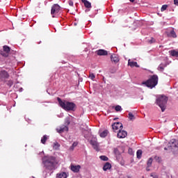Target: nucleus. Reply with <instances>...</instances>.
<instances>
[{"mask_svg":"<svg viewBox=\"0 0 178 178\" xmlns=\"http://www.w3.org/2000/svg\"><path fill=\"white\" fill-rule=\"evenodd\" d=\"M48 138H49V136H48L47 135L43 136V137L41 138L42 144H45V143H47V140H48Z\"/></svg>","mask_w":178,"mask_h":178,"instance_id":"obj_23","label":"nucleus"},{"mask_svg":"<svg viewBox=\"0 0 178 178\" xmlns=\"http://www.w3.org/2000/svg\"><path fill=\"white\" fill-rule=\"evenodd\" d=\"M158 80H159L158 75L154 74L151 76L147 81L143 82L142 84H143L148 88L152 89L156 87V86L158 85Z\"/></svg>","mask_w":178,"mask_h":178,"instance_id":"obj_2","label":"nucleus"},{"mask_svg":"<svg viewBox=\"0 0 178 178\" xmlns=\"http://www.w3.org/2000/svg\"><path fill=\"white\" fill-rule=\"evenodd\" d=\"M174 3L178 6V0H174Z\"/></svg>","mask_w":178,"mask_h":178,"instance_id":"obj_40","label":"nucleus"},{"mask_svg":"<svg viewBox=\"0 0 178 178\" xmlns=\"http://www.w3.org/2000/svg\"><path fill=\"white\" fill-rule=\"evenodd\" d=\"M151 176L153 178H158V175H155L154 173L151 174Z\"/></svg>","mask_w":178,"mask_h":178,"instance_id":"obj_39","label":"nucleus"},{"mask_svg":"<svg viewBox=\"0 0 178 178\" xmlns=\"http://www.w3.org/2000/svg\"><path fill=\"white\" fill-rule=\"evenodd\" d=\"M129 154H130V152H131V149H129Z\"/></svg>","mask_w":178,"mask_h":178,"instance_id":"obj_46","label":"nucleus"},{"mask_svg":"<svg viewBox=\"0 0 178 178\" xmlns=\"http://www.w3.org/2000/svg\"><path fill=\"white\" fill-rule=\"evenodd\" d=\"M128 66H130L131 67H140V65L137 64V62L131 61V60H128Z\"/></svg>","mask_w":178,"mask_h":178,"instance_id":"obj_12","label":"nucleus"},{"mask_svg":"<svg viewBox=\"0 0 178 178\" xmlns=\"http://www.w3.org/2000/svg\"><path fill=\"white\" fill-rule=\"evenodd\" d=\"M143 155V150L138 149L136 152V156L138 159H141V156Z\"/></svg>","mask_w":178,"mask_h":178,"instance_id":"obj_26","label":"nucleus"},{"mask_svg":"<svg viewBox=\"0 0 178 178\" xmlns=\"http://www.w3.org/2000/svg\"><path fill=\"white\" fill-rule=\"evenodd\" d=\"M154 158H155V159H156V161H158V159H159V156H156Z\"/></svg>","mask_w":178,"mask_h":178,"instance_id":"obj_42","label":"nucleus"},{"mask_svg":"<svg viewBox=\"0 0 178 178\" xmlns=\"http://www.w3.org/2000/svg\"><path fill=\"white\" fill-rule=\"evenodd\" d=\"M111 60L114 62V63H118V62H119V56L117 54H112L111 56Z\"/></svg>","mask_w":178,"mask_h":178,"instance_id":"obj_15","label":"nucleus"},{"mask_svg":"<svg viewBox=\"0 0 178 178\" xmlns=\"http://www.w3.org/2000/svg\"><path fill=\"white\" fill-rule=\"evenodd\" d=\"M129 154H130V152H131V149H129Z\"/></svg>","mask_w":178,"mask_h":178,"instance_id":"obj_45","label":"nucleus"},{"mask_svg":"<svg viewBox=\"0 0 178 178\" xmlns=\"http://www.w3.org/2000/svg\"><path fill=\"white\" fill-rule=\"evenodd\" d=\"M151 165H152V158H149L147 161V168H151Z\"/></svg>","mask_w":178,"mask_h":178,"instance_id":"obj_31","label":"nucleus"},{"mask_svg":"<svg viewBox=\"0 0 178 178\" xmlns=\"http://www.w3.org/2000/svg\"><path fill=\"white\" fill-rule=\"evenodd\" d=\"M166 9H168V5H163L161 8V11L165 12V10H166Z\"/></svg>","mask_w":178,"mask_h":178,"instance_id":"obj_32","label":"nucleus"},{"mask_svg":"<svg viewBox=\"0 0 178 178\" xmlns=\"http://www.w3.org/2000/svg\"><path fill=\"white\" fill-rule=\"evenodd\" d=\"M108 133H109V131L108 130L105 129L104 131L100 132L99 136L102 138H105V137H106V136H108Z\"/></svg>","mask_w":178,"mask_h":178,"instance_id":"obj_19","label":"nucleus"},{"mask_svg":"<svg viewBox=\"0 0 178 178\" xmlns=\"http://www.w3.org/2000/svg\"><path fill=\"white\" fill-rule=\"evenodd\" d=\"M127 136V131H123L122 129H119L118 133L117 134V137L118 138H124Z\"/></svg>","mask_w":178,"mask_h":178,"instance_id":"obj_8","label":"nucleus"},{"mask_svg":"<svg viewBox=\"0 0 178 178\" xmlns=\"http://www.w3.org/2000/svg\"><path fill=\"white\" fill-rule=\"evenodd\" d=\"M90 144L92 145L94 149L98 151V142H97V139H92L90 140Z\"/></svg>","mask_w":178,"mask_h":178,"instance_id":"obj_13","label":"nucleus"},{"mask_svg":"<svg viewBox=\"0 0 178 178\" xmlns=\"http://www.w3.org/2000/svg\"><path fill=\"white\" fill-rule=\"evenodd\" d=\"M97 55H99V56H106L108 55V51L104 49H99L97 51Z\"/></svg>","mask_w":178,"mask_h":178,"instance_id":"obj_14","label":"nucleus"},{"mask_svg":"<svg viewBox=\"0 0 178 178\" xmlns=\"http://www.w3.org/2000/svg\"><path fill=\"white\" fill-rule=\"evenodd\" d=\"M112 129L113 131H116L117 130H122L123 129V124L122 122H115L112 124Z\"/></svg>","mask_w":178,"mask_h":178,"instance_id":"obj_6","label":"nucleus"},{"mask_svg":"<svg viewBox=\"0 0 178 178\" xmlns=\"http://www.w3.org/2000/svg\"><path fill=\"white\" fill-rule=\"evenodd\" d=\"M114 154L115 155H120V152H119V149H114Z\"/></svg>","mask_w":178,"mask_h":178,"instance_id":"obj_36","label":"nucleus"},{"mask_svg":"<svg viewBox=\"0 0 178 178\" xmlns=\"http://www.w3.org/2000/svg\"><path fill=\"white\" fill-rule=\"evenodd\" d=\"M3 51L4 52H7L8 54H9V52H10V47L8 46H3Z\"/></svg>","mask_w":178,"mask_h":178,"instance_id":"obj_28","label":"nucleus"},{"mask_svg":"<svg viewBox=\"0 0 178 178\" xmlns=\"http://www.w3.org/2000/svg\"><path fill=\"white\" fill-rule=\"evenodd\" d=\"M60 10V6L58 4L53 5L51 10V15H52V17H55V15H57V13H59Z\"/></svg>","mask_w":178,"mask_h":178,"instance_id":"obj_5","label":"nucleus"},{"mask_svg":"<svg viewBox=\"0 0 178 178\" xmlns=\"http://www.w3.org/2000/svg\"><path fill=\"white\" fill-rule=\"evenodd\" d=\"M169 54L171 55V56H175V58H178V50H171L169 51Z\"/></svg>","mask_w":178,"mask_h":178,"instance_id":"obj_17","label":"nucleus"},{"mask_svg":"<svg viewBox=\"0 0 178 178\" xmlns=\"http://www.w3.org/2000/svg\"><path fill=\"white\" fill-rule=\"evenodd\" d=\"M56 177L57 178H67V175L66 174V172H60V173L57 174Z\"/></svg>","mask_w":178,"mask_h":178,"instance_id":"obj_18","label":"nucleus"},{"mask_svg":"<svg viewBox=\"0 0 178 178\" xmlns=\"http://www.w3.org/2000/svg\"><path fill=\"white\" fill-rule=\"evenodd\" d=\"M89 77L91 80H94V79H95V75L93 73H90Z\"/></svg>","mask_w":178,"mask_h":178,"instance_id":"obj_35","label":"nucleus"},{"mask_svg":"<svg viewBox=\"0 0 178 178\" xmlns=\"http://www.w3.org/2000/svg\"><path fill=\"white\" fill-rule=\"evenodd\" d=\"M168 35L169 37H172V38H176L177 37V35H176V32H175L174 30L170 31Z\"/></svg>","mask_w":178,"mask_h":178,"instance_id":"obj_24","label":"nucleus"},{"mask_svg":"<svg viewBox=\"0 0 178 178\" xmlns=\"http://www.w3.org/2000/svg\"><path fill=\"white\" fill-rule=\"evenodd\" d=\"M81 1L84 3L86 8H88V9H89V8H91V3H90V1L87 0H81Z\"/></svg>","mask_w":178,"mask_h":178,"instance_id":"obj_20","label":"nucleus"},{"mask_svg":"<svg viewBox=\"0 0 178 178\" xmlns=\"http://www.w3.org/2000/svg\"><path fill=\"white\" fill-rule=\"evenodd\" d=\"M111 168H112V165L110 163L107 162L104 164L103 167V170H104V172H106V170H109Z\"/></svg>","mask_w":178,"mask_h":178,"instance_id":"obj_16","label":"nucleus"},{"mask_svg":"<svg viewBox=\"0 0 178 178\" xmlns=\"http://www.w3.org/2000/svg\"><path fill=\"white\" fill-rule=\"evenodd\" d=\"M57 101L60 106L65 109V111H74L76 108V104L73 102L63 101L60 98L58 97Z\"/></svg>","mask_w":178,"mask_h":178,"instance_id":"obj_3","label":"nucleus"},{"mask_svg":"<svg viewBox=\"0 0 178 178\" xmlns=\"http://www.w3.org/2000/svg\"><path fill=\"white\" fill-rule=\"evenodd\" d=\"M130 2H134V0H129Z\"/></svg>","mask_w":178,"mask_h":178,"instance_id":"obj_47","label":"nucleus"},{"mask_svg":"<svg viewBox=\"0 0 178 178\" xmlns=\"http://www.w3.org/2000/svg\"><path fill=\"white\" fill-rule=\"evenodd\" d=\"M9 77V74H8V72L5 70H1L0 72V80H3V79H8Z\"/></svg>","mask_w":178,"mask_h":178,"instance_id":"obj_11","label":"nucleus"},{"mask_svg":"<svg viewBox=\"0 0 178 178\" xmlns=\"http://www.w3.org/2000/svg\"><path fill=\"white\" fill-rule=\"evenodd\" d=\"M78 145H79V143L74 142L72 145L70 147V151H73V149H74V148H76V147H77Z\"/></svg>","mask_w":178,"mask_h":178,"instance_id":"obj_27","label":"nucleus"},{"mask_svg":"<svg viewBox=\"0 0 178 178\" xmlns=\"http://www.w3.org/2000/svg\"><path fill=\"white\" fill-rule=\"evenodd\" d=\"M56 131L57 133H59V134H62V133H65V131H69V127L67 125H62L56 129Z\"/></svg>","mask_w":178,"mask_h":178,"instance_id":"obj_7","label":"nucleus"},{"mask_svg":"<svg viewBox=\"0 0 178 178\" xmlns=\"http://www.w3.org/2000/svg\"><path fill=\"white\" fill-rule=\"evenodd\" d=\"M42 163L44 168V170L43 173L44 175V177L48 176V173H52L54 170H56V166L58 165V160L56 157L54 156H44L42 158Z\"/></svg>","mask_w":178,"mask_h":178,"instance_id":"obj_1","label":"nucleus"},{"mask_svg":"<svg viewBox=\"0 0 178 178\" xmlns=\"http://www.w3.org/2000/svg\"><path fill=\"white\" fill-rule=\"evenodd\" d=\"M99 159L102 160V161H108L109 160V159L108 158V156H99Z\"/></svg>","mask_w":178,"mask_h":178,"instance_id":"obj_29","label":"nucleus"},{"mask_svg":"<svg viewBox=\"0 0 178 178\" xmlns=\"http://www.w3.org/2000/svg\"><path fill=\"white\" fill-rule=\"evenodd\" d=\"M149 168V167H147V168H146V170H147V172H149V168Z\"/></svg>","mask_w":178,"mask_h":178,"instance_id":"obj_43","label":"nucleus"},{"mask_svg":"<svg viewBox=\"0 0 178 178\" xmlns=\"http://www.w3.org/2000/svg\"><path fill=\"white\" fill-rule=\"evenodd\" d=\"M20 91H23V88H20Z\"/></svg>","mask_w":178,"mask_h":178,"instance_id":"obj_48","label":"nucleus"},{"mask_svg":"<svg viewBox=\"0 0 178 178\" xmlns=\"http://www.w3.org/2000/svg\"><path fill=\"white\" fill-rule=\"evenodd\" d=\"M166 66H167L166 64L161 63L158 67V70H159L160 72H163V70H165V67H166Z\"/></svg>","mask_w":178,"mask_h":178,"instance_id":"obj_21","label":"nucleus"},{"mask_svg":"<svg viewBox=\"0 0 178 178\" xmlns=\"http://www.w3.org/2000/svg\"><path fill=\"white\" fill-rule=\"evenodd\" d=\"M59 147H60V145L58 142L54 143L53 144L54 149L58 150L59 149Z\"/></svg>","mask_w":178,"mask_h":178,"instance_id":"obj_25","label":"nucleus"},{"mask_svg":"<svg viewBox=\"0 0 178 178\" xmlns=\"http://www.w3.org/2000/svg\"><path fill=\"white\" fill-rule=\"evenodd\" d=\"M1 54L2 55V56H4V58H8V56H9V53L5 51H1Z\"/></svg>","mask_w":178,"mask_h":178,"instance_id":"obj_30","label":"nucleus"},{"mask_svg":"<svg viewBox=\"0 0 178 178\" xmlns=\"http://www.w3.org/2000/svg\"><path fill=\"white\" fill-rule=\"evenodd\" d=\"M168 144L170 148H178V140L172 139Z\"/></svg>","mask_w":178,"mask_h":178,"instance_id":"obj_9","label":"nucleus"},{"mask_svg":"<svg viewBox=\"0 0 178 178\" xmlns=\"http://www.w3.org/2000/svg\"><path fill=\"white\" fill-rule=\"evenodd\" d=\"M65 124H67L66 126H69V124H70V120L69 119L65 120Z\"/></svg>","mask_w":178,"mask_h":178,"instance_id":"obj_38","label":"nucleus"},{"mask_svg":"<svg viewBox=\"0 0 178 178\" xmlns=\"http://www.w3.org/2000/svg\"><path fill=\"white\" fill-rule=\"evenodd\" d=\"M115 111H116V112H120V111H122V106H115Z\"/></svg>","mask_w":178,"mask_h":178,"instance_id":"obj_33","label":"nucleus"},{"mask_svg":"<svg viewBox=\"0 0 178 178\" xmlns=\"http://www.w3.org/2000/svg\"><path fill=\"white\" fill-rule=\"evenodd\" d=\"M156 104L161 108L162 112H165L166 109V104H168V97L166 96H159L156 100Z\"/></svg>","mask_w":178,"mask_h":178,"instance_id":"obj_4","label":"nucleus"},{"mask_svg":"<svg viewBox=\"0 0 178 178\" xmlns=\"http://www.w3.org/2000/svg\"><path fill=\"white\" fill-rule=\"evenodd\" d=\"M7 84L9 87H12L13 86V81H8Z\"/></svg>","mask_w":178,"mask_h":178,"instance_id":"obj_37","label":"nucleus"},{"mask_svg":"<svg viewBox=\"0 0 178 178\" xmlns=\"http://www.w3.org/2000/svg\"><path fill=\"white\" fill-rule=\"evenodd\" d=\"M155 42V39L154 38H151V40H148L149 44H154Z\"/></svg>","mask_w":178,"mask_h":178,"instance_id":"obj_34","label":"nucleus"},{"mask_svg":"<svg viewBox=\"0 0 178 178\" xmlns=\"http://www.w3.org/2000/svg\"><path fill=\"white\" fill-rule=\"evenodd\" d=\"M70 6H73V1H69Z\"/></svg>","mask_w":178,"mask_h":178,"instance_id":"obj_41","label":"nucleus"},{"mask_svg":"<svg viewBox=\"0 0 178 178\" xmlns=\"http://www.w3.org/2000/svg\"><path fill=\"white\" fill-rule=\"evenodd\" d=\"M164 149H165V151H168V148L167 147H165Z\"/></svg>","mask_w":178,"mask_h":178,"instance_id":"obj_44","label":"nucleus"},{"mask_svg":"<svg viewBox=\"0 0 178 178\" xmlns=\"http://www.w3.org/2000/svg\"><path fill=\"white\" fill-rule=\"evenodd\" d=\"M128 118L131 122H134V120H136V116L131 113V112H129L128 114Z\"/></svg>","mask_w":178,"mask_h":178,"instance_id":"obj_22","label":"nucleus"},{"mask_svg":"<svg viewBox=\"0 0 178 178\" xmlns=\"http://www.w3.org/2000/svg\"><path fill=\"white\" fill-rule=\"evenodd\" d=\"M70 168L71 170L74 172V173H79V172H80V170L81 169V166L80 165H74L72 164Z\"/></svg>","mask_w":178,"mask_h":178,"instance_id":"obj_10","label":"nucleus"}]
</instances>
